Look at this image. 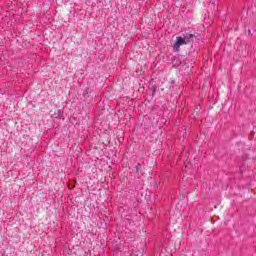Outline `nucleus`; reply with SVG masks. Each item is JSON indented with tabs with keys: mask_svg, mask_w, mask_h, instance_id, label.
<instances>
[{
	"mask_svg": "<svg viewBox=\"0 0 256 256\" xmlns=\"http://www.w3.org/2000/svg\"><path fill=\"white\" fill-rule=\"evenodd\" d=\"M181 45H187L183 37H177L174 43L173 49L174 51H179Z\"/></svg>",
	"mask_w": 256,
	"mask_h": 256,
	"instance_id": "f257e3e1",
	"label": "nucleus"
},
{
	"mask_svg": "<svg viewBox=\"0 0 256 256\" xmlns=\"http://www.w3.org/2000/svg\"><path fill=\"white\" fill-rule=\"evenodd\" d=\"M194 35L193 34H186L182 39H184V42L186 45L188 43H191V40L193 39Z\"/></svg>",
	"mask_w": 256,
	"mask_h": 256,
	"instance_id": "f03ea898",
	"label": "nucleus"
}]
</instances>
